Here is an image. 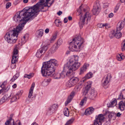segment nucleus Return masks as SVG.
<instances>
[{
  "instance_id": "nucleus-1",
  "label": "nucleus",
  "mask_w": 125,
  "mask_h": 125,
  "mask_svg": "<svg viewBox=\"0 0 125 125\" xmlns=\"http://www.w3.org/2000/svg\"><path fill=\"white\" fill-rule=\"evenodd\" d=\"M28 8H25L24 9V12L22 13L23 11L19 12L16 14L13 17L14 21L17 22H22L21 24H19L15 28L11 30L7 33L5 34L4 38L9 43H14L17 40V37L20 31L22 30L26 23L29 20L33 19L31 17V14Z\"/></svg>"
},
{
  "instance_id": "nucleus-2",
  "label": "nucleus",
  "mask_w": 125,
  "mask_h": 125,
  "mask_svg": "<svg viewBox=\"0 0 125 125\" xmlns=\"http://www.w3.org/2000/svg\"><path fill=\"white\" fill-rule=\"evenodd\" d=\"M78 57L77 56H74L70 59L69 62L64 65L62 74H64V76L65 75L70 77L73 76L74 74L73 71L80 67V63L78 62Z\"/></svg>"
},
{
  "instance_id": "nucleus-3",
  "label": "nucleus",
  "mask_w": 125,
  "mask_h": 125,
  "mask_svg": "<svg viewBox=\"0 0 125 125\" xmlns=\"http://www.w3.org/2000/svg\"><path fill=\"white\" fill-rule=\"evenodd\" d=\"M58 65L57 61L54 59L43 62L41 67V73L43 76L51 75L55 71V68Z\"/></svg>"
},
{
  "instance_id": "nucleus-4",
  "label": "nucleus",
  "mask_w": 125,
  "mask_h": 125,
  "mask_svg": "<svg viewBox=\"0 0 125 125\" xmlns=\"http://www.w3.org/2000/svg\"><path fill=\"white\" fill-rule=\"evenodd\" d=\"M84 42L83 39L80 36H78L73 39V41L70 43L69 49L71 51H80L81 48L83 47V44Z\"/></svg>"
},
{
  "instance_id": "nucleus-5",
  "label": "nucleus",
  "mask_w": 125,
  "mask_h": 125,
  "mask_svg": "<svg viewBox=\"0 0 125 125\" xmlns=\"http://www.w3.org/2000/svg\"><path fill=\"white\" fill-rule=\"evenodd\" d=\"M50 0H40L39 2L37 3L33 6L30 7L28 9L31 11L30 14H31L32 17L33 19L35 17V15L37 12L39 8L41 10L44 9V7L47 6L48 7V1Z\"/></svg>"
},
{
  "instance_id": "nucleus-6",
  "label": "nucleus",
  "mask_w": 125,
  "mask_h": 125,
  "mask_svg": "<svg viewBox=\"0 0 125 125\" xmlns=\"http://www.w3.org/2000/svg\"><path fill=\"white\" fill-rule=\"evenodd\" d=\"M86 9L83 8L82 10V6L79 7L78 12L81 14V17L80 20L79 22V24L80 27H83V26L85 23L87 24L91 19V16L89 12H85Z\"/></svg>"
},
{
  "instance_id": "nucleus-7",
  "label": "nucleus",
  "mask_w": 125,
  "mask_h": 125,
  "mask_svg": "<svg viewBox=\"0 0 125 125\" xmlns=\"http://www.w3.org/2000/svg\"><path fill=\"white\" fill-rule=\"evenodd\" d=\"M91 83L90 82L87 83L86 86L83 90V95L84 96H87L91 100H93L96 96V94L95 93V91L93 89H91Z\"/></svg>"
},
{
  "instance_id": "nucleus-8",
  "label": "nucleus",
  "mask_w": 125,
  "mask_h": 125,
  "mask_svg": "<svg viewBox=\"0 0 125 125\" xmlns=\"http://www.w3.org/2000/svg\"><path fill=\"white\" fill-rule=\"evenodd\" d=\"M48 45L47 44L44 45L43 47L39 49L36 54V56L38 58H40L47 50Z\"/></svg>"
},
{
  "instance_id": "nucleus-9",
  "label": "nucleus",
  "mask_w": 125,
  "mask_h": 125,
  "mask_svg": "<svg viewBox=\"0 0 125 125\" xmlns=\"http://www.w3.org/2000/svg\"><path fill=\"white\" fill-rule=\"evenodd\" d=\"M58 106V105L57 104H53L48 108L46 114L48 115L52 114L57 110Z\"/></svg>"
},
{
  "instance_id": "nucleus-10",
  "label": "nucleus",
  "mask_w": 125,
  "mask_h": 125,
  "mask_svg": "<svg viewBox=\"0 0 125 125\" xmlns=\"http://www.w3.org/2000/svg\"><path fill=\"white\" fill-rule=\"evenodd\" d=\"M104 117L103 115H99L97 117H96L94 121V125H101Z\"/></svg>"
},
{
  "instance_id": "nucleus-11",
  "label": "nucleus",
  "mask_w": 125,
  "mask_h": 125,
  "mask_svg": "<svg viewBox=\"0 0 125 125\" xmlns=\"http://www.w3.org/2000/svg\"><path fill=\"white\" fill-rule=\"evenodd\" d=\"M12 58L11 60V63L12 64L15 63L18 61V51L17 48L15 47L14 49Z\"/></svg>"
},
{
  "instance_id": "nucleus-12",
  "label": "nucleus",
  "mask_w": 125,
  "mask_h": 125,
  "mask_svg": "<svg viewBox=\"0 0 125 125\" xmlns=\"http://www.w3.org/2000/svg\"><path fill=\"white\" fill-rule=\"evenodd\" d=\"M100 10V6L98 3H96L94 6L93 9V14L94 15H97L99 13Z\"/></svg>"
},
{
  "instance_id": "nucleus-13",
  "label": "nucleus",
  "mask_w": 125,
  "mask_h": 125,
  "mask_svg": "<svg viewBox=\"0 0 125 125\" xmlns=\"http://www.w3.org/2000/svg\"><path fill=\"white\" fill-rule=\"evenodd\" d=\"M111 77L110 74H108L106 78L104 77L102 80V85L103 87L105 88V86H107L110 81Z\"/></svg>"
},
{
  "instance_id": "nucleus-14",
  "label": "nucleus",
  "mask_w": 125,
  "mask_h": 125,
  "mask_svg": "<svg viewBox=\"0 0 125 125\" xmlns=\"http://www.w3.org/2000/svg\"><path fill=\"white\" fill-rule=\"evenodd\" d=\"M82 84L81 83H79V84L75 86L73 91L71 93V95H73L74 96L78 92L80 91L82 87Z\"/></svg>"
},
{
  "instance_id": "nucleus-15",
  "label": "nucleus",
  "mask_w": 125,
  "mask_h": 125,
  "mask_svg": "<svg viewBox=\"0 0 125 125\" xmlns=\"http://www.w3.org/2000/svg\"><path fill=\"white\" fill-rule=\"evenodd\" d=\"M94 109L93 107H90L86 109L85 111V114L86 115H90L94 112Z\"/></svg>"
},
{
  "instance_id": "nucleus-16",
  "label": "nucleus",
  "mask_w": 125,
  "mask_h": 125,
  "mask_svg": "<svg viewBox=\"0 0 125 125\" xmlns=\"http://www.w3.org/2000/svg\"><path fill=\"white\" fill-rule=\"evenodd\" d=\"M125 24V22L123 21L119 22L117 25V30H121L124 27Z\"/></svg>"
},
{
  "instance_id": "nucleus-17",
  "label": "nucleus",
  "mask_w": 125,
  "mask_h": 125,
  "mask_svg": "<svg viewBox=\"0 0 125 125\" xmlns=\"http://www.w3.org/2000/svg\"><path fill=\"white\" fill-rule=\"evenodd\" d=\"M125 107V100L124 102L121 101L120 102L119 104V109L121 111L124 110Z\"/></svg>"
},
{
  "instance_id": "nucleus-18",
  "label": "nucleus",
  "mask_w": 125,
  "mask_h": 125,
  "mask_svg": "<svg viewBox=\"0 0 125 125\" xmlns=\"http://www.w3.org/2000/svg\"><path fill=\"white\" fill-rule=\"evenodd\" d=\"M35 86V83H33L31 84V87L29 90V93L28 97L29 98H30L32 95L33 90Z\"/></svg>"
},
{
  "instance_id": "nucleus-19",
  "label": "nucleus",
  "mask_w": 125,
  "mask_h": 125,
  "mask_svg": "<svg viewBox=\"0 0 125 125\" xmlns=\"http://www.w3.org/2000/svg\"><path fill=\"white\" fill-rule=\"evenodd\" d=\"M11 97V95H10L9 96L8 94L5 95L0 100V103H3L5 102L6 100H8L9 98H10V97Z\"/></svg>"
},
{
  "instance_id": "nucleus-20",
  "label": "nucleus",
  "mask_w": 125,
  "mask_h": 125,
  "mask_svg": "<svg viewBox=\"0 0 125 125\" xmlns=\"http://www.w3.org/2000/svg\"><path fill=\"white\" fill-rule=\"evenodd\" d=\"M89 64H85L83 67L80 69V74L83 73L85 72L87 69V67L88 66Z\"/></svg>"
},
{
  "instance_id": "nucleus-21",
  "label": "nucleus",
  "mask_w": 125,
  "mask_h": 125,
  "mask_svg": "<svg viewBox=\"0 0 125 125\" xmlns=\"http://www.w3.org/2000/svg\"><path fill=\"white\" fill-rule=\"evenodd\" d=\"M93 74L91 72H90L86 74V75L85 76V78H83L82 79L81 83H83L84 81L86 79H89L91 78L92 77Z\"/></svg>"
},
{
  "instance_id": "nucleus-22",
  "label": "nucleus",
  "mask_w": 125,
  "mask_h": 125,
  "mask_svg": "<svg viewBox=\"0 0 125 125\" xmlns=\"http://www.w3.org/2000/svg\"><path fill=\"white\" fill-rule=\"evenodd\" d=\"M74 96V95H71V94L68 97L65 103V105H67L70 102Z\"/></svg>"
},
{
  "instance_id": "nucleus-23",
  "label": "nucleus",
  "mask_w": 125,
  "mask_h": 125,
  "mask_svg": "<svg viewBox=\"0 0 125 125\" xmlns=\"http://www.w3.org/2000/svg\"><path fill=\"white\" fill-rule=\"evenodd\" d=\"M64 77V74H62V73H58L56 74L55 76H54L55 79H58L61 78H63Z\"/></svg>"
},
{
  "instance_id": "nucleus-24",
  "label": "nucleus",
  "mask_w": 125,
  "mask_h": 125,
  "mask_svg": "<svg viewBox=\"0 0 125 125\" xmlns=\"http://www.w3.org/2000/svg\"><path fill=\"white\" fill-rule=\"evenodd\" d=\"M56 45L54 44L51 48L50 51L51 53H53L55 52L56 50L58 48L57 47Z\"/></svg>"
},
{
  "instance_id": "nucleus-25",
  "label": "nucleus",
  "mask_w": 125,
  "mask_h": 125,
  "mask_svg": "<svg viewBox=\"0 0 125 125\" xmlns=\"http://www.w3.org/2000/svg\"><path fill=\"white\" fill-rule=\"evenodd\" d=\"M71 81H72L74 85H75L79 81V79L76 77H72L70 79Z\"/></svg>"
},
{
  "instance_id": "nucleus-26",
  "label": "nucleus",
  "mask_w": 125,
  "mask_h": 125,
  "mask_svg": "<svg viewBox=\"0 0 125 125\" xmlns=\"http://www.w3.org/2000/svg\"><path fill=\"white\" fill-rule=\"evenodd\" d=\"M115 33V37L117 38H119L122 36V33L120 32V30H117Z\"/></svg>"
},
{
  "instance_id": "nucleus-27",
  "label": "nucleus",
  "mask_w": 125,
  "mask_h": 125,
  "mask_svg": "<svg viewBox=\"0 0 125 125\" xmlns=\"http://www.w3.org/2000/svg\"><path fill=\"white\" fill-rule=\"evenodd\" d=\"M116 104V100L115 99H113L112 101L109 104L110 105L108 106V107H113L115 106Z\"/></svg>"
},
{
  "instance_id": "nucleus-28",
  "label": "nucleus",
  "mask_w": 125,
  "mask_h": 125,
  "mask_svg": "<svg viewBox=\"0 0 125 125\" xmlns=\"http://www.w3.org/2000/svg\"><path fill=\"white\" fill-rule=\"evenodd\" d=\"M87 96H84V97L81 100V101L80 102L79 104L81 106H83V103L87 101Z\"/></svg>"
},
{
  "instance_id": "nucleus-29",
  "label": "nucleus",
  "mask_w": 125,
  "mask_h": 125,
  "mask_svg": "<svg viewBox=\"0 0 125 125\" xmlns=\"http://www.w3.org/2000/svg\"><path fill=\"white\" fill-rule=\"evenodd\" d=\"M75 119L74 118H72L69 120L65 124V125H70L71 124L74 120Z\"/></svg>"
},
{
  "instance_id": "nucleus-30",
  "label": "nucleus",
  "mask_w": 125,
  "mask_h": 125,
  "mask_svg": "<svg viewBox=\"0 0 125 125\" xmlns=\"http://www.w3.org/2000/svg\"><path fill=\"white\" fill-rule=\"evenodd\" d=\"M115 33L114 30H112L111 31L110 33L109 36L110 38L112 39L115 36Z\"/></svg>"
},
{
  "instance_id": "nucleus-31",
  "label": "nucleus",
  "mask_w": 125,
  "mask_h": 125,
  "mask_svg": "<svg viewBox=\"0 0 125 125\" xmlns=\"http://www.w3.org/2000/svg\"><path fill=\"white\" fill-rule=\"evenodd\" d=\"M64 115L66 116H68L69 115V113L68 108L64 109L63 111Z\"/></svg>"
},
{
  "instance_id": "nucleus-32",
  "label": "nucleus",
  "mask_w": 125,
  "mask_h": 125,
  "mask_svg": "<svg viewBox=\"0 0 125 125\" xmlns=\"http://www.w3.org/2000/svg\"><path fill=\"white\" fill-rule=\"evenodd\" d=\"M19 96L18 97L16 95L12 96V98L11 99L10 102H13L16 100L17 99H19Z\"/></svg>"
},
{
  "instance_id": "nucleus-33",
  "label": "nucleus",
  "mask_w": 125,
  "mask_h": 125,
  "mask_svg": "<svg viewBox=\"0 0 125 125\" xmlns=\"http://www.w3.org/2000/svg\"><path fill=\"white\" fill-rule=\"evenodd\" d=\"M124 58V56L122 55V56L120 54H119L117 56V60L119 61H121Z\"/></svg>"
},
{
  "instance_id": "nucleus-34",
  "label": "nucleus",
  "mask_w": 125,
  "mask_h": 125,
  "mask_svg": "<svg viewBox=\"0 0 125 125\" xmlns=\"http://www.w3.org/2000/svg\"><path fill=\"white\" fill-rule=\"evenodd\" d=\"M62 40H59L57 43L54 44L55 45H56L57 47L58 48L62 44Z\"/></svg>"
},
{
  "instance_id": "nucleus-35",
  "label": "nucleus",
  "mask_w": 125,
  "mask_h": 125,
  "mask_svg": "<svg viewBox=\"0 0 125 125\" xmlns=\"http://www.w3.org/2000/svg\"><path fill=\"white\" fill-rule=\"evenodd\" d=\"M43 30L42 29H40L38 31V36L41 37L43 34Z\"/></svg>"
},
{
  "instance_id": "nucleus-36",
  "label": "nucleus",
  "mask_w": 125,
  "mask_h": 125,
  "mask_svg": "<svg viewBox=\"0 0 125 125\" xmlns=\"http://www.w3.org/2000/svg\"><path fill=\"white\" fill-rule=\"evenodd\" d=\"M97 26L99 28H103L105 26H106L107 25V24H104L102 23L98 24L97 25Z\"/></svg>"
},
{
  "instance_id": "nucleus-37",
  "label": "nucleus",
  "mask_w": 125,
  "mask_h": 125,
  "mask_svg": "<svg viewBox=\"0 0 125 125\" xmlns=\"http://www.w3.org/2000/svg\"><path fill=\"white\" fill-rule=\"evenodd\" d=\"M57 37V34H55V35H53L52 37L50 40V42L51 43L53 42L54 40L56 39Z\"/></svg>"
},
{
  "instance_id": "nucleus-38",
  "label": "nucleus",
  "mask_w": 125,
  "mask_h": 125,
  "mask_svg": "<svg viewBox=\"0 0 125 125\" xmlns=\"http://www.w3.org/2000/svg\"><path fill=\"white\" fill-rule=\"evenodd\" d=\"M19 74L16 73V74L14 75L13 77H12V81H15L16 79L19 76Z\"/></svg>"
},
{
  "instance_id": "nucleus-39",
  "label": "nucleus",
  "mask_w": 125,
  "mask_h": 125,
  "mask_svg": "<svg viewBox=\"0 0 125 125\" xmlns=\"http://www.w3.org/2000/svg\"><path fill=\"white\" fill-rule=\"evenodd\" d=\"M122 50L123 51L125 50V40L122 43Z\"/></svg>"
},
{
  "instance_id": "nucleus-40",
  "label": "nucleus",
  "mask_w": 125,
  "mask_h": 125,
  "mask_svg": "<svg viewBox=\"0 0 125 125\" xmlns=\"http://www.w3.org/2000/svg\"><path fill=\"white\" fill-rule=\"evenodd\" d=\"M48 84V82L46 81L45 80H44L42 83V85L44 86H46Z\"/></svg>"
},
{
  "instance_id": "nucleus-41",
  "label": "nucleus",
  "mask_w": 125,
  "mask_h": 125,
  "mask_svg": "<svg viewBox=\"0 0 125 125\" xmlns=\"http://www.w3.org/2000/svg\"><path fill=\"white\" fill-rule=\"evenodd\" d=\"M23 92V91L22 90H21L19 91L17 94H16V95L18 97L19 96V97L22 94Z\"/></svg>"
},
{
  "instance_id": "nucleus-42",
  "label": "nucleus",
  "mask_w": 125,
  "mask_h": 125,
  "mask_svg": "<svg viewBox=\"0 0 125 125\" xmlns=\"http://www.w3.org/2000/svg\"><path fill=\"white\" fill-rule=\"evenodd\" d=\"M24 77L25 78H27L29 79H30L32 77V76L31 74H25Z\"/></svg>"
},
{
  "instance_id": "nucleus-43",
  "label": "nucleus",
  "mask_w": 125,
  "mask_h": 125,
  "mask_svg": "<svg viewBox=\"0 0 125 125\" xmlns=\"http://www.w3.org/2000/svg\"><path fill=\"white\" fill-rule=\"evenodd\" d=\"M114 113H110L108 115V119H110L111 120V118H112V116L114 115Z\"/></svg>"
},
{
  "instance_id": "nucleus-44",
  "label": "nucleus",
  "mask_w": 125,
  "mask_h": 125,
  "mask_svg": "<svg viewBox=\"0 0 125 125\" xmlns=\"http://www.w3.org/2000/svg\"><path fill=\"white\" fill-rule=\"evenodd\" d=\"M70 83H69V81L67 82L66 84V85L67 87H71L73 86L72 85V84H71Z\"/></svg>"
},
{
  "instance_id": "nucleus-45",
  "label": "nucleus",
  "mask_w": 125,
  "mask_h": 125,
  "mask_svg": "<svg viewBox=\"0 0 125 125\" xmlns=\"http://www.w3.org/2000/svg\"><path fill=\"white\" fill-rule=\"evenodd\" d=\"M124 98V99H125V98L124 97H123V94L122 93H121L120 95L119 96V97L118 98V99H122Z\"/></svg>"
},
{
  "instance_id": "nucleus-46",
  "label": "nucleus",
  "mask_w": 125,
  "mask_h": 125,
  "mask_svg": "<svg viewBox=\"0 0 125 125\" xmlns=\"http://www.w3.org/2000/svg\"><path fill=\"white\" fill-rule=\"evenodd\" d=\"M111 119H108V120L105 123L104 125H110V123Z\"/></svg>"
},
{
  "instance_id": "nucleus-47",
  "label": "nucleus",
  "mask_w": 125,
  "mask_h": 125,
  "mask_svg": "<svg viewBox=\"0 0 125 125\" xmlns=\"http://www.w3.org/2000/svg\"><path fill=\"white\" fill-rule=\"evenodd\" d=\"M11 5V3L10 2H8L7 3L6 5V8H8Z\"/></svg>"
},
{
  "instance_id": "nucleus-48",
  "label": "nucleus",
  "mask_w": 125,
  "mask_h": 125,
  "mask_svg": "<svg viewBox=\"0 0 125 125\" xmlns=\"http://www.w3.org/2000/svg\"><path fill=\"white\" fill-rule=\"evenodd\" d=\"M119 8V6L117 5L115 7V8L114 11V12H116L118 10V9Z\"/></svg>"
},
{
  "instance_id": "nucleus-49",
  "label": "nucleus",
  "mask_w": 125,
  "mask_h": 125,
  "mask_svg": "<svg viewBox=\"0 0 125 125\" xmlns=\"http://www.w3.org/2000/svg\"><path fill=\"white\" fill-rule=\"evenodd\" d=\"M113 16V14L112 13H111L109 14L108 17L109 18H111Z\"/></svg>"
},
{
  "instance_id": "nucleus-50",
  "label": "nucleus",
  "mask_w": 125,
  "mask_h": 125,
  "mask_svg": "<svg viewBox=\"0 0 125 125\" xmlns=\"http://www.w3.org/2000/svg\"><path fill=\"white\" fill-rule=\"evenodd\" d=\"M49 31V29L48 28L46 29L45 31V32L46 33H48Z\"/></svg>"
},
{
  "instance_id": "nucleus-51",
  "label": "nucleus",
  "mask_w": 125,
  "mask_h": 125,
  "mask_svg": "<svg viewBox=\"0 0 125 125\" xmlns=\"http://www.w3.org/2000/svg\"><path fill=\"white\" fill-rule=\"evenodd\" d=\"M62 13V11H59L57 13V14L59 16Z\"/></svg>"
},
{
  "instance_id": "nucleus-52",
  "label": "nucleus",
  "mask_w": 125,
  "mask_h": 125,
  "mask_svg": "<svg viewBox=\"0 0 125 125\" xmlns=\"http://www.w3.org/2000/svg\"><path fill=\"white\" fill-rule=\"evenodd\" d=\"M121 114H120V113L118 112L116 116L118 117H120L121 115Z\"/></svg>"
},
{
  "instance_id": "nucleus-53",
  "label": "nucleus",
  "mask_w": 125,
  "mask_h": 125,
  "mask_svg": "<svg viewBox=\"0 0 125 125\" xmlns=\"http://www.w3.org/2000/svg\"><path fill=\"white\" fill-rule=\"evenodd\" d=\"M54 1V0H52V2L51 3H49V4H50V5L49 6L48 5V8L50 7L51 6V5L52 4V3H53V2Z\"/></svg>"
},
{
  "instance_id": "nucleus-54",
  "label": "nucleus",
  "mask_w": 125,
  "mask_h": 125,
  "mask_svg": "<svg viewBox=\"0 0 125 125\" xmlns=\"http://www.w3.org/2000/svg\"><path fill=\"white\" fill-rule=\"evenodd\" d=\"M68 81L69 82V83H70L71 84H72V85L73 86L74 85V84H73V82L71 81V80L70 79Z\"/></svg>"
},
{
  "instance_id": "nucleus-55",
  "label": "nucleus",
  "mask_w": 125,
  "mask_h": 125,
  "mask_svg": "<svg viewBox=\"0 0 125 125\" xmlns=\"http://www.w3.org/2000/svg\"><path fill=\"white\" fill-rule=\"evenodd\" d=\"M46 81L48 82V83H50L51 81V79H49L47 80H45Z\"/></svg>"
},
{
  "instance_id": "nucleus-56",
  "label": "nucleus",
  "mask_w": 125,
  "mask_h": 125,
  "mask_svg": "<svg viewBox=\"0 0 125 125\" xmlns=\"http://www.w3.org/2000/svg\"><path fill=\"white\" fill-rule=\"evenodd\" d=\"M67 21H68L67 19V18H65L64 19V23H66L67 22Z\"/></svg>"
},
{
  "instance_id": "nucleus-57",
  "label": "nucleus",
  "mask_w": 125,
  "mask_h": 125,
  "mask_svg": "<svg viewBox=\"0 0 125 125\" xmlns=\"http://www.w3.org/2000/svg\"><path fill=\"white\" fill-rule=\"evenodd\" d=\"M17 86L16 84L15 83L13 85H12V87L13 88H15Z\"/></svg>"
},
{
  "instance_id": "nucleus-58",
  "label": "nucleus",
  "mask_w": 125,
  "mask_h": 125,
  "mask_svg": "<svg viewBox=\"0 0 125 125\" xmlns=\"http://www.w3.org/2000/svg\"><path fill=\"white\" fill-rule=\"evenodd\" d=\"M7 83V82L6 81H5L2 83V84L3 85V86H5L6 85Z\"/></svg>"
},
{
  "instance_id": "nucleus-59",
  "label": "nucleus",
  "mask_w": 125,
  "mask_h": 125,
  "mask_svg": "<svg viewBox=\"0 0 125 125\" xmlns=\"http://www.w3.org/2000/svg\"><path fill=\"white\" fill-rule=\"evenodd\" d=\"M3 86V85H2V84L0 86V87L1 88H2H2H3V90H6V89H7V88H6V89L5 88V87H2V86Z\"/></svg>"
},
{
  "instance_id": "nucleus-60",
  "label": "nucleus",
  "mask_w": 125,
  "mask_h": 125,
  "mask_svg": "<svg viewBox=\"0 0 125 125\" xmlns=\"http://www.w3.org/2000/svg\"><path fill=\"white\" fill-rule=\"evenodd\" d=\"M28 0H23V2L25 3H26L28 2Z\"/></svg>"
},
{
  "instance_id": "nucleus-61",
  "label": "nucleus",
  "mask_w": 125,
  "mask_h": 125,
  "mask_svg": "<svg viewBox=\"0 0 125 125\" xmlns=\"http://www.w3.org/2000/svg\"><path fill=\"white\" fill-rule=\"evenodd\" d=\"M31 125H38V124L36 122H34Z\"/></svg>"
},
{
  "instance_id": "nucleus-62",
  "label": "nucleus",
  "mask_w": 125,
  "mask_h": 125,
  "mask_svg": "<svg viewBox=\"0 0 125 125\" xmlns=\"http://www.w3.org/2000/svg\"><path fill=\"white\" fill-rule=\"evenodd\" d=\"M68 19L69 20L71 21L72 19V17L71 16H69L68 17Z\"/></svg>"
},
{
  "instance_id": "nucleus-63",
  "label": "nucleus",
  "mask_w": 125,
  "mask_h": 125,
  "mask_svg": "<svg viewBox=\"0 0 125 125\" xmlns=\"http://www.w3.org/2000/svg\"><path fill=\"white\" fill-rule=\"evenodd\" d=\"M55 23L57 22L58 23H59L60 22L58 20H55Z\"/></svg>"
},
{
  "instance_id": "nucleus-64",
  "label": "nucleus",
  "mask_w": 125,
  "mask_h": 125,
  "mask_svg": "<svg viewBox=\"0 0 125 125\" xmlns=\"http://www.w3.org/2000/svg\"><path fill=\"white\" fill-rule=\"evenodd\" d=\"M3 88H2V89H1L0 90V94L3 91Z\"/></svg>"
}]
</instances>
